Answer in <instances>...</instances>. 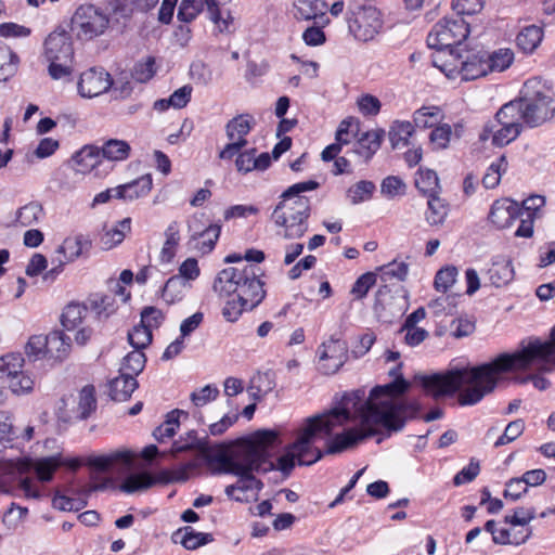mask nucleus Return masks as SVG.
<instances>
[{
    "label": "nucleus",
    "instance_id": "6",
    "mask_svg": "<svg viewBox=\"0 0 555 555\" xmlns=\"http://www.w3.org/2000/svg\"><path fill=\"white\" fill-rule=\"evenodd\" d=\"M519 108V118L529 127H538L555 115V92L540 78L528 79L517 100L508 102Z\"/></svg>",
    "mask_w": 555,
    "mask_h": 555
},
{
    "label": "nucleus",
    "instance_id": "17",
    "mask_svg": "<svg viewBox=\"0 0 555 555\" xmlns=\"http://www.w3.org/2000/svg\"><path fill=\"white\" fill-rule=\"evenodd\" d=\"M520 212V205L508 198L498 199L491 206L489 220L499 229L508 228Z\"/></svg>",
    "mask_w": 555,
    "mask_h": 555
},
{
    "label": "nucleus",
    "instance_id": "54",
    "mask_svg": "<svg viewBox=\"0 0 555 555\" xmlns=\"http://www.w3.org/2000/svg\"><path fill=\"white\" fill-rule=\"evenodd\" d=\"M374 190L375 185L373 182L362 180L348 189L347 197L352 204H359L371 198Z\"/></svg>",
    "mask_w": 555,
    "mask_h": 555
},
{
    "label": "nucleus",
    "instance_id": "27",
    "mask_svg": "<svg viewBox=\"0 0 555 555\" xmlns=\"http://www.w3.org/2000/svg\"><path fill=\"white\" fill-rule=\"evenodd\" d=\"M384 134L385 131L383 129H375L363 133L358 141L359 149L357 152L360 156L364 157L365 160L371 159L380 147Z\"/></svg>",
    "mask_w": 555,
    "mask_h": 555
},
{
    "label": "nucleus",
    "instance_id": "37",
    "mask_svg": "<svg viewBox=\"0 0 555 555\" xmlns=\"http://www.w3.org/2000/svg\"><path fill=\"white\" fill-rule=\"evenodd\" d=\"M489 73H501L507 69L514 62V52L508 48H502L492 53L486 52Z\"/></svg>",
    "mask_w": 555,
    "mask_h": 555
},
{
    "label": "nucleus",
    "instance_id": "56",
    "mask_svg": "<svg viewBox=\"0 0 555 555\" xmlns=\"http://www.w3.org/2000/svg\"><path fill=\"white\" fill-rule=\"evenodd\" d=\"M128 340L134 349H144L152 341V331L140 323L128 333Z\"/></svg>",
    "mask_w": 555,
    "mask_h": 555
},
{
    "label": "nucleus",
    "instance_id": "64",
    "mask_svg": "<svg viewBox=\"0 0 555 555\" xmlns=\"http://www.w3.org/2000/svg\"><path fill=\"white\" fill-rule=\"evenodd\" d=\"M483 4V0H453L452 9L457 16L462 17V15L479 13L482 10Z\"/></svg>",
    "mask_w": 555,
    "mask_h": 555
},
{
    "label": "nucleus",
    "instance_id": "20",
    "mask_svg": "<svg viewBox=\"0 0 555 555\" xmlns=\"http://www.w3.org/2000/svg\"><path fill=\"white\" fill-rule=\"evenodd\" d=\"M487 276L495 287L507 285L514 279L512 261L505 256L494 257L491 267L487 271Z\"/></svg>",
    "mask_w": 555,
    "mask_h": 555
},
{
    "label": "nucleus",
    "instance_id": "15",
    "mask_svg": "<svg viewBox=\"0 0 555 555\" xmlns=\"http://www.w3.org/2000/svg\"><path fill=\"white\" fill-rule=\"evenodd\" d=\"M113 87L111 75L103 68H89L80 75L78 92L82 98H94Z\"/></svg>",
    "mask_w": 555,
    "mask_h": 555
},
{
    "label": "nucleus",
    "instance_id": "58",
    "mask_svg": "<svg viewBox=\"0 0 555 555\" xmlns=\"http://www.w3.org/2000/svg\"><path fill=\"white\" fill-rule=\"evenodd\" d=\"M204 0H181L177 17L181 22L190 23L203 9Z\"/></svg>",
    "mask_w": 555,
    "mask_h": 555
},
{
    "label": "nucleus",
    "instance_id": "38",
    "mask_svg": "<svg viewBox=\"0 0 555 555\" xmlns=\"http://www.w3.org/2000/svg\"><path fill=\"white\" fill-rule=\"evenodd\" d=\"M43 208L37 202H30L21 207L16 212V222L22 227H31L43 218Z\"/></svg>",
    "mask_w": 555,
    "mask_h": 555
},
{
    "label": "nucleus",
    "instance_id": "40",
    "mask_svg": "<svg viewBox=\"0 0 555 555\" xmlns=\"http://www.w3.org/2000/svg\"><path fill=\"white\" fill-rule=\"evenodd\" d=\"M96 408L95 389L91 385L85 386L78 397L77 418H88Z\"/></svg>",
    "mask_w": 555,
    "mask_h": 555
},
{
    "label": "nucleus",
    "instance_id": "24",
    "mask_svg": "<svg viewBox=\"0 0 555 555\" xmlns=\"http://www.w3.org/2000/svg\"><path fill=\"white\" fill-rule=\"evenodd\" d=\"M119 376L109 382V395L115 401L128 400L138 387L135 377L119 372Z\"/></svg>",
    "mask_w": 555,
    "mask_h": 555
},
{
    "label": "nucleus",
    "instance_id": "62",
    "mask_svg": "<svg viewBox=\"0 0 555 555\" xmlns=\"http://www.w3.org/2000/svg\"><path fill=\"white\" fill-rule=\"evenodd\" d=\"M155 75V59L146 57L138 62L132 69V77L139 82H146Z\"/></svg>",
    "mask_w": 555,
    "mask_h": 555
},
{
    "label": "nucleus",
    "instance_id": "19",
    "mask_svg": "<svg viewBox=\"0 0 555 555\" xmlns=\"http://www.w3.org/2000/svg\"><path fill=\"white\" fill-rule=\"evenodd\" d=\"M152 184L151 175H144L134 181L113 189L114 196L125 201H134L147 195L152 190Z\"/></svg>",
    "mask_w": 555,
    "mask_h": 555
},
{
    "label": "nucleus",
    "instance_id": "1",
    "mask_svg": "<svg viewBox=\"0 0 555 555\" xmlns=\"http://www.w3.org/2000/svg\"><path fill=\"white\" fill-rule=\"evenodd\" d=\"M410 386L402 376H397L389 384L374 387L367 399L361 389L345 393L335 408L305 421L294 443L278 459L276 468L289 474L296 462L299 465L314 464L323 456L320 448L314 446L317 440L346 425L351 426L327 440V454L356 447L377 434L380 427L393 431L402 429L420 409L416 401L402 398Z\"/></svg>",
    "mask_w": 555,
    "mask_h": 555
},
{
    "label": "nucleus",
    "instance_id": "61",
    "mask_svg": "<svg viewBox=\"0 0 555 555\" xmlns=\"http://www.w3.org/2000/svg\"><path fill=\"white\" fill-rule=\"evenodd\" d=\"M219 396V389L216 386L206 385L191 393L190 399L194 406L201 408L214 401Z\"/></svg>",
    "mask_w": 555,
    "mask_h": 555
},
{
    "label": "nucleus",
    "instance_id": "50",
    "mask_svg": "<svg viewBox=\"0 0 555 555\" xmlns=\"http://www.w3.org/2000/svg\"><path fill=\"white\" fill-rule=\"evenodd\" d=\"M86 311V307L80 304H68L61 315L62 325L67 331L74 330L83 319Z\"/></svg>",
    "mask_w": 555,
    "mask_h": 555
},
{
    "label": "nucleus",
    "instance_id": "47",
    "mask_svg": "<svg viewBox=\"0 0 555 555\" xmlns=\"http://www.w3.org/2000/svg\"><path fill=\"white\" fill-rule=\"evenodd\" d=\"M146 358L141 349H134L122 360L119 372L135 377L145 366Z\"/></svg>",
    "mask_w": 555,
    "mask_h": 555
},
{
    "label": "nucleus",
    "instance_id": "11",
    "mask_svg": "<svg viewBox=\"0 0 555 555\" xmlns=\"http://www.w3.org/2000/svg\"><path fill=\"white\" fill-rule=\"evenodd\" d=\"M73 29L82 39H93L105 33L109 25L107 14L93 4L80 5L72 18Z\"/></svg>",
    "mask_w": 555,
    "mask_h": 555
},
{
    "label": "nucleus",
    "instance_id": "41",
    "mask_svg": "<svg viewBox=\"0 0 555 555\" xmlns=\"http://www.w3.org/2000/svg\"><path fill=\"white\" fill-rule=\"evenodd\" d=\"M20 59L9 47L0 46V81H7L17 72Z\"/></svg>",
    "mask_w": 555,
    "mask_h": 555
},
{
    "label": "nucleus",
    "instance_id": "12",
    "mask_svg": "<svg viewBox=\"0 0 555 555\" xmlns=\"http://www.w3.org/2000/svg\"><path fill=\"white\" fill-rule=\"evenodd\" d=\"M255 119L251 115L242 114L232 118L225 126L229 143L221 150V159H232L247 144L245 137L249 133Z\"/></svg>",
    "mask_w": 555,
    "mask_h": 555
},
{
    "label": "nucleus",
    "instance_id": "8",
    "mask_svg": "<svg viewBox=\"0 0 555 555\" xmlns=\"http://www.w3.org/2000/svg\"><path fill=\"white\" fill-rule=\"evenodd\" d=\"M519 116V108L516 107V104H504L495 114V119L483 126L479 133V140L485 142L491 139L492 145L506 146L521 133L524 121Z\"/></svg>",
    "mask_w": 555,
    "mask_h": 555
},
{
    "label": "nucleus",
    "instance_id": "46",
    "mask_svg": "<svg viewBox=\"0 0 555 555\" xmlns=\"http://www.w3.org/2000/svg\"><path fill=\"white\" fill-rule=\"evenodd\" d=\"M24 358L20 353H10L0 358V379L10 380L21 373L24 366Z\"/></svg>",
    "mask_w": 555,
    "mask_h": 555
},
{
    "label": "nucleus",
    "instance_id": "45",
    "mask_svg": "<svg viewBox=\"0 0 555 555\" xmlns=\"http://www.w3.org/2000/svg\"><path fill=\"white\" fill-rule=\"evenodd\" d=\"M416 188L429 196L437 195L439 190V179L437 173L430 169H420L415 178Z\"/></svg>",
    "mask_w": 555,
    "mask_h": 555
},
{
    "label": "nucleus",
    "instance_id": "5",
    "mask_svg": "<svg viewBox=\"0 0 555 555\" xmlns=\"http://www.w3.org/2000/svg\"><path fill=\"white\" fill-rule=\"evenodd\" d=\"M318 186V182L309 180L295 183L282 193L271 219L282 229L279 233L285 238H299L307 232L311 208L309 198L301 193L315 190Z\"/></svg>",
    "mask_w": 555,
    "mask_h": 555
},
{
    "label": "nucleus",
    "instance_id": "63",
    "mask_svg": "<svg viewBox=\"0 0 555 555\" xmlns=\"http://www.w3.org/2000/svg\"><path fill=\"white\" fill-rule=\"evenodd\" d=\"M47 339L43 335H34L31 336L26 346L25 353L28 358H33L34 360L47 357L46 354Z\"/></svg>",
    "mask_w": 555,
    "mask_h": 555
},
{
    "label": "nucleus",
    "instance_id": "49",
    "mask_svg": "<svg viewBox=\"0 0 555 555\" xmlns=\"http://www.w3.org/2000/svg\"><path fill=\"white\" fill-rule=\"evenodd\" d=\"M90 307L101 318H108L116 310L115 297L106 294H94L90 298Z\"/></svg>",
    "mask_w": 555,
    "mask_h": 555
},
{
    "label": "nucleus",
    "instance_id": "43",
    "mask_svg": "<svg viewBox=\"0 0 555 555\" xmlns=\"http://www.w3.org/2000/svg\"><path fill=\"white\" fill-rule=\"evenodd\" d=\"M130 218L121 220L116 228L106 230L101 236V244L104 249H112L125 238V232L130 230Z\"/></svg>",
    "mask_w": 555,
    "mask_h": 555
},
{
    "label": "nucleus",
    "instance_id": "14",
    "mask_svg": "<svg viewBox=\"0 0 555 555\" xmlns=\"http://www.w3.org/2000/svg\"><path fill=\"white\" fill-rule=\"evenodd\" d=\"M319 370L325 374L336 373L347 359V346L339 339L331 338L319 347Z\"/></svg>",
    "mask_w": 555,
    "mask_h": 555
},
{
    "label": "nucleus",
    "instance_id": "16",
    "mask_svg": "<svg viewBox=\"0 0 555 555\" xmlns=\"http://www.w3.org/2000/svg\"><path fill=\"white\" fill-rule=\"evenodd\" d=\"M74 51L69 36L62 33H52L44 41V56L48 62L73 60Z\"/></svg>",
    "mask_w": 555,
    "mask_h": 555
},
{
    "label": "nucleus",
    "instance_id": "2",
    "mask_svg": "<svg viewBox=\"0 0 555 555\" xmlns=\"http://www.w3.org/2000/svg\"><path fill=\"white\" fill-rule=\"evenodd\" d=\"M532 365L545 372L555 367V327L551 332L548 341L533 339L520 350L501 353L488 363L472 369L450 371L447 374L416 378L425 391L435 398L461 389L460 404L473 405L492 392L505 373L524 371Z\"/></svg>",
    "mask_w": 555,
    "mask_h": 555
},
{
    "label": "nucleus",
    "instance_id": "32",
    "mask_svg": "<svg viewBox=\"0 0 555 555\" xmlns=\"http://www.w3.org/2000/svg\"><path fill=\"white\" fill-rule=\"evenodd\" d=\"M175 538H180V543L188 550H196L214 540L210 533L196 532L192 527L179 529Z\"/></svg>",
    "mask_w": 555,
    "mask_h": 555
},
{
    "label": "nucleus",
    "instance_id": "28",
    "mask_svg": "<svg viewBox=\"0 0 555 555\" xmlns=\"http://www.w3.org/2000/svg\"><path fill=\"white\" fill-rule=\"evenodd\" d=\"M102 159L105 158L111 162H122L126 160L129 155L131 147L128 142L118 139H109L102 147H100Z\"/></svg>",
    "mask_w": 555,
    "mask_h": 555
},
{
    "label": "nucleus",
    "instance_id": "34",
    "mask_svg": "<svg viewBox=\"0 0 555 555\" xmlns=\"http://www.w3.org/2000/svg\"><path fill=\"white\" fill-rule=\"evenodd\" d=\"M221 232L220 224H210L204 231L194 233L192 240L196 242L195 247L203 254L210 253Z\"/></svg>",
    "mask_w": 555,
    "mask_h": 555
},
{
    "label": "nucleus",
    "instance_id": "21",
    "mask_svg": "<svg viewBox=\"0 0 555 555\" xmlns=\"http://www.w3.org/2000/svg\"><path fill=\"white\" fill-rule=\"evenodd\" d=\"M270 164V155L268 153H262L259 156H256L255 149L240 153L235 159L236 170L244 175L253 170H266Z\"/></svg>",
    "mask_w": 555,
    "mask_h": 555
},
{
    "label": "nucleus",
    "instance_id": "35",
    "mask_svg": "<svg viewBox=\"0 0 555 555\" xmlns=\"http://www.w3.org/2000/svg\"><path fill=\"white\" fill-rule=\"evenodd\" d=\"M155 482V478L149 473L132 474L122 481L119 486V490L132 494L150 489Z\"/></svg>",
    "mask_w": 555,
    "mask_h": 555
},
{
    "label": "nucleus",
    "instance_id": "13",
    "mask_svg": "<svg viewBox=\"0 0 555 555\" xmlns=\"http://www.w3.org/2000/svg\"><path fill=\"white\" fill-rule=\"evenodd\" d=\"M134 454L128 450H117L107 454L90 456L88 465L101 473L126 474L133 467Z\"/></svg>",
    "mask_w": 555,
    "mask_h": 555
},
{
    "label": "nucleus",
    "instance_id": "59",
    "mask_svg": "<svg viewBox=\"0 0 555 555\" xmlns=\"http://www.w3.org/2000/svg\"><path fill=\"white\" fill-rule=\"evenodd\" d=\"M457 269L453 266H447L440 269L435 276V288L438 292L446 293L456 281Z\"/></svg>",
    "mask_w": 555,
    "mask_h": 555
},
{
    "label": "nucleus",
    "instance_id": "23",
    "mask_svg": "<svg viewBox=\"0 0 555 555\" xmlns=\"http://www.w3.org/2000/svg\"><path fill=\"white\" fill-rule=\"evenodd\" d=\"M46 354L48 358L63 360L68 356L70 350V339L64 333L53 331L46 336Z\"/></svg>",
    "mask_w": 555,
    "mask_h": 555
},
{
    "label": "nucleus",
    "instance_id": "42",
    "mask_svg": "<svg viewBox=\"0 0 555 555\" xmlns=\"http://www.w3.org/2000/svg\"><path fill=\"white\" fill-rule=\"evenodd\" d=\"M188 416V412L182 410H173L167 415V420L155 430L153 431V436L156 440L163 441L165 438H171L175 436L177 429L179 428V417Z\"/></svg>",
    "mask_w": 555,
    "mask_h": 555
},
{
    "label": "nucleus",
    "instance_id": "31",
    "mask_svg": "<svg viewBox=\"0 0 555 555\" xmlns=\"http://www.w3.org/2000/svg\"><path fill=\"white\" fill-rule=\"evenodd\" d=\"M59 456H49L29 461V467L33 468L42 482H48L53 478L54 472L61 466Z\"/></svg>",
    "mask_w": 555,
    "mask_h": 555
},
{
    "label": "nucleus",
    "instance_id": "18",
    "mask_svg": "<svg viewBox=\"0 0 555 555\" xmlns=\"http://www.w3.org/2000/svg\"><path fill=\"white\" fill-rule=\"evenodd\" d=\"M100 147L95 145H85L77 151L70 158V166L75 172L87 175L102 165Z\"/></svg>",
    "mask_w": 555,
    "mask_h": 555
},
{
    "label": "nucleus",
    "instance_id": "51",
    "mask_svg": "<svg viewBox=\"0 0 555 555\" xmlns=\"http://www.w3.org/2000/svg\"><path fill=\"white\" fill-rule=\"evenodd\" d=\"M531 535V529L527 528L521 531L514 532L509 529H500L498 534H494L493 542L500 545L515 544L520 545L525 543Z\"/></svg>",
    "mask_w": 555,
    "mask_h": 555
},
{
    "label": "nucleus",
    "instance_id": "52",
    "mask_svg": "<svg viewBox=\"0 0 555 555\" xmlns=\"http://www.w3.org/2000/svg\"><path fill=\"white\" fill-rule=\"evenodd\" d=\"M524 430L525 422L522 420H515L513 422H509L505 427L504 433L493 441V447L500 448L502 446L513 442L522 435Z\"/></svg>",
    "mask_w": 555,
    "mask_h": 555
},
{
    "label": "nucleus",
    "instance_id": "48",
    "mask_svg": "<svg viewBox=\"0 0 555 555\" xmlns=\"http://www.w3.org/2000/svg\"><path fill=\"white\" fill-rule=\"evenodd\" d=\"M166 241L160 250V260L170 262L176 255V247L180 241L179 229L177 222H172L165 231Z\"/></svg>",
    "mask_w": 555,
    "mask_h": 555
},
{
    "label": "nucleus",
    "instance_id": "9",
    "mask_svg": "<svg viewBox=\"0 0 555 555\" xmlns=\"http://www.w3.org/2000/svg\"><path fill=\"white\" fill-rule=\"evenodd\" d=\"M382 13L370 4L350 5L347 12L349 34L359 42L374 40L383 29Z\"/></svg>",
    "mask_w": 555,
    "mask_h": 555
},
{
    "label": "nucleus",
    "instance_id": "55",
    "mask_svg": "<svg viewBox=\"0 0 555 555\" xmlns=\"http://www.w3.org/2000/svg\"><path fill=\"white\" fill-rule=\"evenodd\" d=\"M359 131V122L354 117H347L340 121L336 133L335 140L343 145L349 144L353 137Z\"/></svg>",
    "mask_w": 555,
    "mask_h": 555
},
{
    "label": "nucleus",
    "instance_id": "53",
    "mask_svg": "<svg viewBox=\"0 0 555 555\" xmlns=\"http://www.w3.org/2000/svg\"><path fill=\"white\" fill-rule=\"evenodd\" d=\"M273 388V383L268 374H257L251 377L247 392L256 400L261 399Z\"/></svg>",
    "mask_w": 555,
    "mask_h": 555
},
{
    "label": "nucleus",
    "instance_id": "4",
    "mask_svg": "<svg viewBox=\"0 0 555 555\" xmlns=\"http://www.w3.org/2000/svg\"><path fill=\"white\" fill-rule=\"evenodd\" d=\"M258 272L255 264L243 263L218 273L214 291L220 297H232L222 309L227 321L235 322L243 311L253 310L263 300L266 291Z\"/></svg>",
    "mask_w": 555,
    "mask_h": 555
},
{
    "label": "nucleus",
    "instance_id": "22",
    "mask_svg": "<svg viewBox=\"0 0 555 555\" xmlns=\"http://www.w3.org/2000/svg\"><path fill=\"white\" fill-rule=\"evenodd\" d=\"M327 3L323 0H297L294 16L298 21H310L325 15Z\"/></svg>",
    "mask_w": 555,
    "mask_h": 555
},
{
    "label": "nucleus",
    "instance_id": "26",
    "mask_svg": "<svg viewBox=\"0 0 555 555\" xmlns=\"http://www.w3.org/2000/svg\"><path fill=\"white\" fill-rule=\"evenodd\" d=\"M443 119L442 109L438 106H423L416 109L413 114L414 128H434L437 127Z\"/></svg>",
    "mask_w": 555,
    "mask_h": 555
},
{
    "label": "nucleus",
    "instance_id": "39",
    "mask_svg": "<svg viewBox=\"0 0 555 555\" xmlns=\"http://www.w3.org/2000/svg\"><path fill=\"white\" fill-rule=\"evenodd\" d=\"M188 287L189 283L184 279L173 275L166 282L162 297L167 304H175L183 298Z\"/></svg>",
    "mask_w": 555,
    "mask_h": 555
},
{
    "label": "nucleus",
    "instance_id": "60",
    "mask_svg": "<svg viewBox=\"0 0 555 555\" xmlns=\"http://www.w3.org/2000/svg\"><path fill=\"white\" fill-rule=\"evenodd\" d=\"M102 11L107 14L109 23H119L129 16L127 0H107Z\"/></svg>",
    "mask_w": 555,
    "mask_h": 555
},
{
    "label": "nucleus",
    "instance_id": "44",
    "mask_svg": "<svg viewBox=\"0 0 555 555\" xmlns=\"http://www.w3.org/2000/svg\"><path fill=\"white\" fill-rule=\"evenodd\" d=\"M377 271L379 272L382 281L386 283L401 282L404 281L408 275L409 266L405 262L392 261L380 266Z\"/></svg>",
    "mask_w": 555,
    "mask_h": 555
},
{
    "label": "nucleus",
    "instance_id": "7",
    "mask_svg": "<svg viewBox=\"0 0 555 555\" xmlns=\"http://www.w3.org/2000/svg\"><path fill=\"white\" fill-rule=\"evenodd\" d=\"M433 64L449 79L469 81L489 74L486 51L481 50H446L434 55Z\"/></svg>",
    "mask_w": 555,
    "mask_h": 555
},
{
    "label": "nucleus",
    "instance_id": "10",
    "mask_svg": "<svg viewBox=\"0 0 555 555\" xmlns=\"http://www.w3.org/2000/svg\"><path fill=\"white\" fill-rule=\"evenodd\" d=\"M468 34L469 27L463 17H444L429 33L427 37L428 47L436 49L437 53L450 49L460 50Z\"/></svg>",
    "mask_w": 555,
    "mask_h": 555
},
{
    "label": "nucleus",
    "instance_id": "57",
    "mask_svg": "<svg viewBox=\"0 0 555 555\" xmlns=\"http://www.w3.org/2000/svg\"><path fill=\"white\" fill-rule=\"evenodd\" d=\"M452 135V128L448 124L438 125L433 129L429 135L430 144L434 150H444L449 146Z\"/></svg>",
    "mask_w": 555,
    "mask_h": 555
},
{
    "label": "nucleus",
    "instance_id": "36",
    "mask_svg": "<svg viewBox=\"0 0 555 555\" xmlns=\"http://www.w3.org/2000/svg\"><path fill=\"white\" fill-rule=\"evenodd\" d=\"M508 169V162L505 155H501L496 160L490 164L482 177V185L486 189H494L500 184L502 176Z\"/></svg>",
    "mask_w": 555,
    "mask_h": 555
},
{
    "label": "nucleus",
    "instance_id": "29",
    "mask_svg": "<svg viewBox=\"0 0 555 555\" xmlns=\"http://www.w3.org/2000/svg\"><path fill=\"white\" fill-rule=\"evenodd\" d=\"M427 205L428 209L425 215L427 223L431 227L442 225L449 214V206L446 201L437 195L429 196Z\"/></svg>",
    "mask_w": 555,
    "mask_h": 555
},
{
    "label": "nucleus",
    "instance_id": "33",
    "mask_svg": "<svg viewBox=\"0 0 555 555\" xmlns=\"http://www.w3.org/2000/svg\"><path fill=\"white\" fill-rule=\"evenodd\" d=\"M90 246V242L82 236L67 237L59 246L57 253L62 254L67 262L79 258Z\"/></svg>",
    "mask_w": 555,
    "mask_h": 555
},
{
    "label": "nucleus",
    "instance_id": "3",
    "mask_svg": "<svg viewBox=\"0 0 555 555\" xmlns=\"http://www.w3.org/2000/svg\"><path fill=\"white\" fill-rule=\"evenodd\" d=\"M278 435L273 430H258L230 453L217 454L211 465L217 473L233 474L238 477L236 483L225 488L227 495L244 490L246 495H235L237 502L257 500L262 482L251 472H268L274 468L269 461V449L274 446Z\"/></svg>",
    "mask_w": 555,
    "mask_h": 555
},
{
    "label": "nucleus",
    "instance_id": "30",
    "mask_svg": "<svg viewBox=\"0 0 555 555\" xmlns=\"http://www.w3.org/2000/svg\"><path fill=\"white\" fill-rule=\"evenodd\" d=\"M414 133V125L408 120L392 121L388 137L393 149L405 146L409 144V139Z\"/></svg>",
    "mask_w": 555,
    "mask_h": 555
},
{
    "label": "nucleus",
    "instance_id": "25",
    "mask_svg": "<svg viewBox=\"0 0 555 555\" xmlns=\"http://www.w3.org/2000/svg\"><path fill=\"white\" fill-rule=\"evenodd\" d=\"M543 29L537 25L524 27L516 37L517 47L524 53H532L542 42Z\"/></svg>",
    "mask_w": 555,
    "mask_h": 555
}]
</instances>
